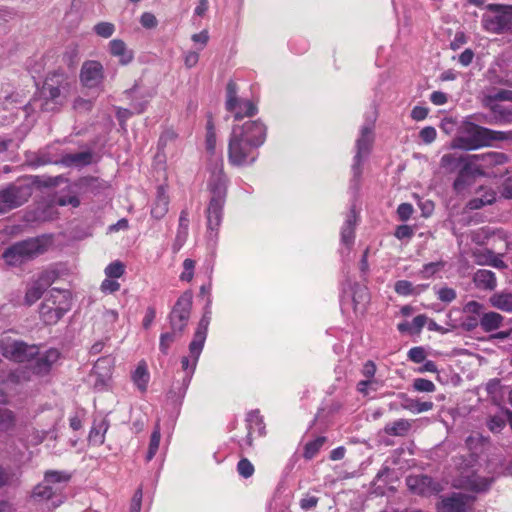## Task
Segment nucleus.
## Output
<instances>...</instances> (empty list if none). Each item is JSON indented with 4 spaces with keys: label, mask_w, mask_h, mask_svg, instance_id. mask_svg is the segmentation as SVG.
I'll return each mask as SVG.
<instances>
[{
    "label": "nucleus",
    "mask_w": 512,
    "mask_h": 512,
    "mask_svg": "<svg viewBox=\"0 0 512 512\" xmlns=\"http://www.w3.org/2000/svg\"><path fill=\"white\" fill-rule=\"evenodd\" d=\"M266 126L259 120L234 125L228 142V161L233 166L250 165L257 159V149L266 139Z\"/></svg>",
    "instance_id": "nucleus-1"
},
{
    "label": "nucleus",
    "mask_w": 512,
    "mask_h": 512,
    "mask_svg": "<svg viewBox=\"0 0 512 512\" xmlns=\"http://www.w3.org/2000/svg\"><path fill=\"white\" fill-rule=\"evenodd\" d=\"M209 177L207 180V188L210 192V201L206 210L207 227L210 236L217 231L223 217V207L227 194V178L223 172L222 159H216L208 167Z\"/></svg>",
    "instance_id": "nucleus-2"
},
{
    "label": "nucleus",
    "mask_w": 512,
    "mask_h": 512,
    "mask_svg": "<svg viewBox=\"0 0 512 512\" xmlns=\"http://www.w3.org/2000/svg\"><path fill=\"white\" fill-rule=\"evenodd\" d=\"M71 80L62 72L49 73L40 90L41 109L54 111L63 106L70 93Z\"/></svg>",
    "instance_id": "nucleus-3"
},
{
    "label": "nucleus",
    "mask_w": 512,
    "mask_h": 512,
    "mask_svg": "<svg viewBox=\"0 0 512 512\" xmlns=\"http://www.w3.org/2000/svg\"><path fill=\"white\" fill-rule=\"evenodd\" d=\"M50 245L49 236L28 238L6 248L2 258L8 266L17 267L43 254Z\"/></svg>",
    "instance_id": "nucleus-4"
},
{
    "label": "nucleus",
    "mask_w": 512,
    "mask_h": 512,
    "mask_svg": "<svg viewBox=\"0 0 512 512\" xmlns=\"http://www.w3.org/2000/svg\"><path fill=\"white\" fill-rule=\"evenodd\" d=\"M211 311L208 307L205 310L202 318L198 323V327L195 331L193 340L189 344V356H184L181 359V366L183 371L185 372V376L183 378V385L185 388L188 387L194 371L196 369L200 354L203 350L204 343L207 337L208 326L211 320Z\"/></svg>",
    "instance_id": "nucleus-5"
},
{
    "label": "nucleus",
    "mask_w": 512,
    "mask_h": 512,
    "mask_svg": "<svg viewBox=\"0 0 512 512\" xmlns=\"http://www.w3.org/2000/svg\"><path fill=\"white\" fill-rule=\"evenodd\" d=\"M71 309V293L68 290L51 289L40 305V318L48 325L56 324Z\"/></svg>",
    "instance_id": "nucleus-6"
},
{
    "label": "nucleus",
    "mask_w": 512,
    "mask_h": 512,
    "mask_svg": "<svg viewBox=\"0 0 512 512\" xmlns=\"http://www.w3.org/2000/svg\"><path fill=\"white\" fill-rule=\"evenodd\" d=\"M469 139H459V146L465 149H476L483 146H490L493 142L508 141L512 139V131H495L479 126L471 121H464Z\"/></svg>",
    "instance_id": "nucleus-7"
},
{
    "label": "nucleus",
    "mask_w": 512,
    "mask_h": 512,
    "mask_svg": "<svg viewBox=\"0 0 512 512\" xmlns=\"http://www.w3.org/2000/svg\"><path fill=\"white\" fill-rule=\"evenodd\" d=\"M69 476L59 471H47L41 483L35 486L32 497L38 501H52L53 507H58L63 501V485Z\"/></svg>",
    "instance_id": "nucleus-8"
},
{
    "label": "nucleus",
    "mask_w": 512,
    "mask_h": 512,
    "mask_svg": "<svg viewBox=\"0 0 512 512\" xmlns=\"http://www.w3.org/2000/svg\"><path fill=\"white\" fill-rule=\"evenodd\" d=\"M480 170L479 175L482 177H498L502 176L506 169L503 167L508 158L501 152H488L483 154L468 155Z\"/></svg>",
    "instance_id": "nucleus-9"
},
{
    "label": "nucleus",
    "mask_w": 512,
    "mask_h": 512,
    "mask_svg": "<svg viewBox=\"0 0 512 512\" xmlns=\"http://www.w3.org/2000/svg\"><path fill=\"white\" fill-rule=\"evenodd\" d=\"M225 108L228 112L233 113L235 120L252 117L258 112L254 102L237 96V84L233 81H229L226 87Z\"/></svg>",
    "instance_id": "nucleus-10"
},
{
    "label": "nucleus",
    "mask_w": 512,
    "mask_h": 512,
    "mask_svg": "<svg viewBox=\"0 0 512 512\" xmlns=\"http://www.w3.org/2000/svg\"><path fill=\"white\" fill-rule=\"evenodd\" d=\"M191 307L192 293L186 291L178 298L169 316L171 331L176 333L178 336L183 334V331L188 324Z\"/></svg>",
    "instance_id": "nucleus-11"
},
{
    "label": "nucleus",
    "mask_w": 512,
    "mask_h": 512,
    "mask_svg": "<svg viewBox=\"0 0 512 512\" xmlns=\"http://www.w3.org/2000/svg\"><path fill=\"white\" fill-rule=\"evenodd\" d=\"M0 350L4 357L16 362L30 361L37 353V346L27 345L23 341L3 337L0 340Z\"/></svg>",
    "instance_id": "nucleus-12"
},
{
    "label": "nucleus",
    "mask_w": 512,
    "mask_h": 512,
    "mask_svg": "<svg viewBox=\"0 0 512 512\" xmlns=\"http://www.w3.org/2000/svg\"><path fill=\"white\" fill-rule=\"evenodd\" d=\"M490 9H495L498 13L484 16L482 20L483 28L496 34L512 32V6L491 5Z\"/></svg>",
    "instance_id": "nucleus-13"
},
{
    "label": "nucleus",
    "mask_w": 512,
    "mask_h": 512,
    "mask_svg": "<svg viewBox=\"0 0 512 512\" xmlns=\"http://www.w3.org/2000/svg\"><path fill=\"white\" fill-rule=\"evenodd\" d=\"M374 140L372 124L364 125L360 130V136L356 140V155L352 165L354 179H359L362 174V163L369 155Z\"/></svg>",
    "instance_id": "nucleus-14"
},
{
    "label": "nucleus",
    "mask_w": 512,
    "mask_h": 512,
    "mask_svg": "<svg viewBox=\"0 0 512 512\" xmlns=\"http://www.w3.org/2000/svg\"><path fill=\"white\" fill-rule=\"evenodd\" d=\"M104 67L96 60H88L82 64L80 81L84 87L98 88L104 81Z\"/></svg>",
    "instance_id": "nucleus-15"
},
{
    "label": "nucleus",
    "mask_w": 512,
    "mask_h": 512,
    "mask_svg": "<svg viewBox=\"0 0 512 512\" xmlns=\"http://www.w3.org/2000/svg\"><path fill=\"white\" fill-rule=\"evenodd\" d=\"M55 279L54 272H43L37 279L27 285L24 303L28 306L33 305L43 295L44 291L53 283Z\"/></svg>",
    "instance_id": "nucleus-16"
},
{
    "label": "nucleus",
    "mask_w": 512,
    "mask_h": 512,
    "mask_svg": "<svg viewBox=\"0 0 512 512\" xmlns=\"http://www.w3.org/2000/svg\"><path fill=\"white\" fill-rule=\"evenodd\" d=\"M475 497L464 493H452L442 498L439 512H467L471 510Z\"/></svg>",
    "instance_id": "nucleus-17"
},
{
    "label": "nucleus",
    "mask_w": 512,
    "mask_h": 512,
    "mask_svg": "<svg viewBox=\"0 0 512 512\" xmlns=\"http://www.w3.org/2000/svg\"><path fill=\"white\" fill-rule=\"evenodd\" d=\"M60 352L51 348L44 352H40L37 347V353L33 356L30 361H27L32 369L33 373L37 375L47 374L52 366L59 360Z\"/></svg>",
    "instance_id": "nucleus-18"
},
{
    "label": "nucleus",
    "mask_w": 512,
    "mask_h": 512,
    "mask_svg": "<svg viewBox=\"0 0 512 512\" xmlns=\"http://www.w3.org/2000/svg\"><path fill=\"white\" fill-rule=\"evenodd\" d=\"M479 173L480 170L476 168L475 163L467 156L465 163L461 166L457 178L453 183L454 190L457 193H462L465 189L474 184L475 178L480 176Z\"/></svg>",
    "instance_id": "nucleus-19"
},
{
    "label": "nucleus",
    "mask_w": 512,
    "mask_h": 512,
    "mask_svg": "<svg viewBox=\"0 0 512 512\" xmlns=\"http://www.w3.org/2000/svg\"><path fill=\"white\" fill-rule=\"evenodd\" d=\"M115 359L112 356L99 358L93 367V375L96 377L95 386L104 387L112 376Z\"/></svg>",
    "instance_id": "nucleus-20"
},
{
    "label": "nucleus",
    "mask_w": 512,
    "mask_h": 512,
    "mask_svg": "<svg viewBox=\"0 0 512 512\" xmlns=\"http://www.w3.org/2000/svg\"><path fill=\"white\" fill-rule=\"evenodd\" d=\"M406 484L410 491L419 495H430L438 491V485L426 475H410Z\"/></svg>",
    "instance_id": "nucleus-21"
},
{
    "label": "nucleus",
    "mask_w": 512,
    "mask_h": 512,
    "mask_svg": "<svg viewBox=\"0 0 512 512\" xmlns=\"http://www.w3.org/2000/svg\"><path fill=\"white\" fill-rule=\"evenodd\" d=\"M490 485L491 481L489 479L469 471L454 483V486L456 487L474 492H484L490 487Z\"/></svg>",
    "instance_id": "nucleus-22"
},
{
    "label": "nucleus",
    "mask_w": 512,
    "mask_h": 512,
    "mask_svg": "<svg viewBox=\"0 0 512 512\" xmlns=\"http://www.w3.org/2000/svg\"><path fill=\"white\" fill-rule=\"evenodd\" d=\"M109 53L118 58V61L121 65L129 64L133 58V51L128 49L125 42L121 39H113L108 44Z\"/></svg>",
    "instance_id": "nucleus-23"
},
{
    "label": "nucleus",
    "mask_w": 512,
    "mask_h": 512,
    "mask_svg": "<svg viewBox=\"0 0 512 512\" xmlns=\"http://www.w3.org/2000/svg\"><path fill=\"white\" fill-rule=\"evenodd\" d=\"M14 208L23 205L32 194V187L28 184H12L5 188Z\"/></svg>",
    "instance_id": "nucleus-24"
},
{
    "label": "nucleus",
    "mask_w": 512,
    "mask_h": 512,
    "mask_svg": "<svg viewBox=\"0 0 512 512\" xmlns=\"http://www.w3.org/2000/svg\"><path fill=\"white\" fill-rule=\"evenodd\" d=\"M109 421L105 418L95 419L89 432L88 441L93 446H100L105 441Z\"/></svg>",
    "instance_id": "nucleus-25"
},
{
    "label": "nucleus",
    "mask_w": 512,
    "mask_h": 512,
    "mask_svg": "<svg viewBox=\"0 0 512 512\" xmlns=\"http://www.w3.org/2000/svg\"><path fill=\"white\" fill-rule=\"evenodd\" d=\"M357 223L356 211L352 208L346 216L345 222L341 228V242L348 247L354 243V230Z\"/></svg>",
    "instance_id": "nucleus-26"
},
{
    "label": "nucleus",
    "mask_w": 512,
    "mask_h": 512,
    "mask_svg": "<svg viewBox=\"0 0 512 512\" xmlns=\"http://www.w3.org/2000/svg\"><path fill=\"white\" fill-rule=\"evenodd\" d=\"M92 161V153L89 151H83L78 153L66 154L61 157L60 160L55 163L62 164L66 167H83L90 164Z\"/></svg>",
    "instance_id": "nucleus-27"
},
{
    "label": "nucleus",
    "mask_w": 512,
    "mask_h": 512,
    "mask_svg": "<svg viewBox=\"0 0 512 512\" xmlns=\"http://www.w3.org/2000/svg\"><path fill=\"white\" fill-rule=\"evenodd\" d=\"M504 319L498 312H483L479 318V325L484 332H493L503 326Z\"/></svg>",
    "instance_id": "nucleus-28"
},
{
    "label": "nucleus",
    "mask_w": 512,
    "mask_h": 512,
    "mask_svg": "<svg viewBox=\"0 0 512 512\" xmlns=\"http://www.w3.org/2000/svg\"><path fill=\"white\" fill-rule=\"evenodd\" d=\"M489 304L502 312L512 313V292L503 290L489 297Z\"/></svg>",
    "instance_id": "nucleus-29"
},
{
    "label": "nucleus",
    "mask_w": 512,
    "mask_h": 512,
    "mask_svg": "<svg viewBox=\"0 0 512 512\" xmlns=\"http://www.w3.org/2000/svg\"><path fill=\"white\" fill-rule=\"evenodd\" d=\"M169 197L165 189L160 186L157 189L156 200L151 209V215L155 219H162L168 212Z\"/></svg>",
    "instance_id": "nucleus-30"
},
{
    "label": "nucleus",
    "mask_w": 512,
    "mask_h": 512,
    "mask_svg": "<svg viewBox=\"0 0 512 512\" xmlns=\"http://www.w3.org/2000/svg\"><path fill=\"white\" fill-rule=\"evenodd\" d=\"M473 282L478 288L483 290H493L497 285L495 274L486 269H480L475 272Z\"/></svg>",
    "instance_id": "nucleus-31"
},
{
    "label": "nucleus",
    "mask_w": 512,
    "mask_h": 512,
    "mask_svg": "<svg viewBox=\"0 0 512 512\" xmlns=\"http://www.w3.org/2000/svg\"><path fill=\"white\" fill-rule=\"evenodd\" d=\"M402 402L401 407L405 410L410 411L413 414H419L422 412L429 411L433 408L434 404L431 401H419L407 397L405 394H401Z\"/></svg>",
    "instance_id": "nucleus-32"
},
{
    "label": "nucleus",
    "mask_w": 512,
    "mask_h": 512,
    "mask_svg": "<svg viewBox=\"0 0 512 512\" xmlns=\"http://www.w3.org/2000/svg\"><path fill=\"white\" fill-rule=\"evenodd\" d=\"M247 423L248 433L244 439V444H241V447H243L244 445H246L247 447L252 446V434L255 428L258 429L259 434H262V431L264 429L263 421L258 411H251L247 415Z\"/></svg>",
    "instance_id": "nucleus-33"
},
{
    "label": "nucleus",
    "mask_w": 512,
    "mask_h": 512,
    "mask_svg": "<svg viewBox=\"0 0 512 512\" xmlns=\"http://www.w3.org/2000/svg\"><path fill=\"white\" fill-rule=\"evenodd\" d=\"M131 379L141 392L146 391L150 375L144 361L138 363L136 369L132 372Z\"/></svg>",
    "instance_id": "nucleus-34"
},
{
    "label": "nucleus",
    "mask_w": 512,
    "mask_h": 512,
    "mask_svg": "<svg viewBox=\"0 0 512 512\" xmlns=\"http://www.w3.org/2000/svg\"><path fill=\"white\" fill-rule=\"evenodd\" d=\"M188 227H189V214L187 210H182L179 217V226L177 230V235L175 238L174 248L180 249L183 244L186 242L188 237Z\"/></svg>",
    "instance_id": "nucleus-35"
},
{
    "label": "nucleus",
    "mask_w": 512,
    "mask_h": 512,
    "mask_svg": "<svg viewBox=\"0 0 512 512\" xmlns=\"http://www.w3.org/2000/svg\"><path fill=\"white\" fill-rule=\"evenodd\" d=\"M494 115L496 124H506L512 123V108L500 105V104H491L486 103Z\"/></svg>",
    "instance_id": "nucleus-36"
},
{
    "label": "nucleus",
    "mask_w": 512,
    "mask_h": 512,
    "mask_svg": "<svg viewBox=\"0 0 512 512\" xmlns=\"http://www.w3.org/2000/svg\"><path fill=\"white\" fill-rule=\"evenodd\" d=\"M411 426V421L406 419H398L394 422L388 423L385 426L384 431L390 436L403 437L409 433Z\"/></svg>",
    "instance_id": "nucleus-37"
},
{
    "label": "nucleus",
    "mask_w": 512,
    "mask_h": 512,
    "mask_svg": "<svg viewBox=\"0 0 512 512\" xmlns=\"http://www.w3.org/2000/svg\"><path fill=\"white\" fill-rule=\"evenodd\" d=\"M467 156H457L456 154H444L441 157L440 164L441 167L453 171L457 168H461V166L465 163V159Z\"/></svg>",
    "instance_id": "nucleus-38"
},
{
    "label": "nucleus",
    "mask_w": 512,
    "mask_h": 512,
    "mask_svg": "<svg viewBox=\"0 0 512 512\" xmlns=\"http://www.w3.org/2000/svg\"><path fill=\"white\" fill-rule=\"evenodd\" d=\"M325 442L326 437L324 436H319L313 441L308 442L304 448V458L310 460L315 457Z\"/></svg>",
    "instance_id": "nucleus-39"
},
{
    "label": "nucleus",
    "mask_w": 512,
    "mask_h": 512,
    "mask_svg": "<svg viewBox=\"0 0 512 512\" xmlns=\"http://www.w3.org/2000/svg\"><path fill=\"white\" fill-rule=\"evenodd\" d=\"M477 261L479 264H487L499 269L506 267L504 261L489 250L479 255Z\"/></svg>",
    "instance_id": "nucleus-40"
},
{
    "label": "nucleus",
    "mask_w": 512,
    "mask_h": 512,
    "mask_svg": "<svg viewBox=\"0 0 512 512\" xmlns=\"http://www.w3.org/2000/svg\"><path fill=\"white\" fill-rule=\"evenodd\" d=\"M160 438H161L160 426L157 423L154 431L152 432L151 438H150L149 448H148V452L146 455V461H148V462L151 461L153 459V457L155 456V454L157 453L159 444H160Z\"/></svg>",
    "instance_id": "nucleus-41"
},
{
    "label": "nucleus",
    "mask_w": 512,
    "mask_h": 512,
    "mask_svg": "<svg viewBox=\"0 0 512 512\" xmlns=\"http://www.w3.org/2000/svg\"><path fill=\"white\" fill-rule=\"evenodd\" d=\"M507 418L502 412L500 415H493L487 419V427L493 433H499L506 426Z\"/></svg>",
    "instance_id": "nucleus-42"
},
{
    "label": "nucleus",
    "mask_w": 512,
    "mask_h": 512,
    "mask_svg": "<svg viewBox=\"0 0 512 512\" xmlns=\"http://www.w3.org/2000/svg\"><path fill=\"white\" fill-rule=\"evenodd\" d=\"M496 199V194L494 191H488V197L487 199H482V198H479V197H475L473 199H471L468 204H467V207L471 210H477V209H480L482 208L483 206L485 205H489V204H492Z\"/></svg>",
    "instance_id": "nucleus-43"
},
{
    "label": "nucleus",
    "mask_w": 512,
    "mask_h": 512,
    "mask_svg": "<svg viewBox=\"0 0 512 512\" xmlns=\"http://www.w3.org/2000/svg\"><path fill=\"white\" fill-rule=\"evenodd\" d=\"M104 272L106 277L118 279L124 274L125 266L120 261H114L105 268Z\"/></svg>",
    "instance_id": "nucleus-44"
},
{
    "label": "nucleus",
    "mask_w": 512,
    "mask_h": 512,
    "mask_svg": "<svg viewBox=\"0 0 512 512\" xmlns=\"http://www.w3.org/2000/svg\"><path fill=\"white\" fill-rule=\"evenodd\" d=\"M180 336H178L176 333L170 331V332H166V333H162L161 336H160V343H159V348H160V351L163 353V354H167L168 351H169V348L170 346L176 341L177 338H179Z\"/></svg>",
    "instance_id": "nucleus-45"
},
{
    "label": "nucleus",
    "mask_w": 512,
    "mask_h": 512,
    "mask_svg": "<svg viewBox=\"0 0 512 512\" xmlns=\"http://www.w3.org/2000/svg\"><path fill=\"white\" fill-rule=\"evenodd\" d=\"M15 424V416L12 411L7 408L0 407V427L8 430Z\"/></svg>",
    "instance_id": "nucleus-46"
},
{
    "label": "nucleus",
    "mask_w": 512,
    "mask_h": 512,
    "mask_svg": "<svg viewBox=\"0 0 512 512\" xmlns=\"http://www.w3.org/2000/svg\"><path fill=\"white\" fill-rule=\"evenodd\" d=\"M94 32L103 38L111 37L115 32V26L110 22H99L94 26Z\"/></svg>",
    "instance_id": "nucleus-47"
},
{
    "label": "nucleus",
    "mask_w": 512,
    "mask_h": 512,
    "mask_svg": "<svg viewBox=\"0 0 512 512\" xmlns=\"http://www.w3.org/2000/svg\"><path fill=\"white\" fill-rule=\"evenodd\" d=\"M118 320V312L115 310H104L101 315V322L105 325L106 330L109 331L114 328Z\"/></svg>",
    "instance_id": "nucleus-48"
},
{
    "label": "nucleus",
    "mask_w": 512,
    "mask_h": 512,
    "mask_svg": "<svg viewBox=\"0 0 512 512\" xmlns=\"http://www.w3.org/2000/svg\"><path fill=\"white\" fill-rule=\"evenodd\" d=\"M394 290L397 294L402 296H408L416 293L412 283L407 280L397 281L395 283Z\"/></svg>",
    "instance_id": "nucleus-49"
},
{
    "label": "nucleus",
    "mask_w": 512,
    "mask_h": 512,
    "mask_svg": "<svg viewBox=\"0 0 512 512\" xmlns=\"http://www.w3.org/2000/svg\"><path fill=\"white\" fill-rule=\"evenodd\" d=\"M237 471L242 477L249 478L254 473V466L247 458H243L237 464Z\"/></svg>",
    "instance_id": "nucleus-50"
},
{
    "label": "nucleus",
    "mask_w": 512,
    "mask_h": 512,
    "mask_svg": "<svg viewBox=\"0 0 512 512\" xmlns=\"http://www.w3.org/2000/svg\"><path fill=\"white\" fill-rule=\"evenodd\" d=\"M413 388L419 392H434L436 387L435 384L424 378H417L413 382Z\"/></svg>",
    "instance_id": "nucleus-51"
},
{
    "label": "nucleus",
    "mask_w": 512,
    "mask_h": 512,
    "mask_svg": "<svg viewBox=\"0 0 512 512\" xmlns=\"http://www.w3.org/2000/svg\"><path fill=\"white\" fill-rule=\"evenodd\" d=\"M493 101H510L512 102V90L501 89L494 94L487 96L486 103Z\"/></svg>",
    "instance_id": "nucleus-52"
},
{
    "label": "nucleus",
    "mask_w": 512,
    "mask_h": 512,
    "mask_svg": "<svg viewBox=\"0 0 512 512\" xmlns=\"http://www.w3.org/2000/svg\"><path fill=\"white\" fill-rule=\"evenodd\" d=\"M195 262L192 259H185L183 262V272L180 275L182 281H191L194 275Z\"/></svg>",
    "instance_id": "nucleus-53"
},
{
    "label": "nucleus",
    "mask_w": 512,
    "mask_h": 512,
    "mask_svg": "<svg viewBox=\"0 0 512 512\" xmlns=\"http://www.w3.org/2000/svg\"><path fill=\"white\" fill-rule=\"evenodd\" d=\"M437 296L442 302L450 303L456 299V291L449 287H443L437 291Z\"/></svg>",
    "instance_id": "nucleus-54"
},
{
    "label": "nucleus",
    "mask_w": 512,
    "mask_h": 512,
    "mask_svg": "<svg viewBox=\"0 0 512 512\" xmlns=\"http://www.w3.org/2000/svg\"><path fill=\"white\" fill-rule=\"evenodd\" d=\"M465 121L480 122L494 125L496 124L494 115L488 116L483 113H475L466 117Z\"/></svg>",
    "instance_id": "nucleus-55"
},
{
    "label": "nucleus",
    "mask_w": 512,
    "mask_h": 512,
    "mask_svg": "<svg viewBox=\"0 0 512 512\" xmlns=\"http://www.w3.org/2000/svg\"><path fill=\"white\" fill-rule=\"evenodd\" d=\"M419 136L424 143L430 144L436 139L437 132L434 127L427 126L420 131Z\"/></svg>",
    "instance_id": "nucleus-56"
},
{
    "label": "nucleus",
    "mask_w": 512,
    "mask_h": 512,
    "mask_svg": "<svg viewBox=\"0 0 512 512\" xmlns=\"http://www.w3.org/2000/svg\"><path fill=\"white\" fill-rule=\"evenodd\" d=\"M100 289L104 293H114L120 289V284L115 279L106 277L102 281Z\"/></svg>",
    "instance_id": "nucleus-57"
},
{
    "label": "nucleus",
    "mask_w": 512,
    "mask_h": 512,
    "mask_svg": "<svg viewBox=\"0 0 512 512\" xmlns=\"http://www.w3.org/2000/svg\"><path fill=\"white\" fill-rule=\"evenodd\" d=\"M93 106V102L90 99H84L82 97H77L73 102V108L79 112H87L90 111Z\"/></svg>",
    "instance_id": "nucleus-58"
},
{
    "label": "nucleus",
    "mask_w": 512,
    "mask_h": 512,
    "mask_svg": "<svg viewBox=\"0 0 512 512\" xmlns=\"http://www.w3.org/2000/svg\"><path fill=\"white\" fill-rule=\"evenodd\" d=\"M14 209L13 203L7 194L6 189L0 191V213H5Z\"/></svg>",
    "instance_id": "nucleus-59"
},
{
    "label": "nucleus",
    "mask_w": 512,
    "mask_h": 512,
    "mask_svg": "<svg viewBox=\"0 0 512 512\" xmlns=\"http://www.w3.org/2000/svg\"><path fill=\"white\" fill-rule=\"evenodd\" d=\"M408 358L415 362V363H421L426 358V353L424 348L422 347H413L408 352Z\"/></svg>",
    "instance_id": "nucleus-60"
},
{
    "label": "nucleus",
    "mask_w": 512,
    "mask_h": 512,
    "mask_svg": "<svg viewBox=\"0 0 512 512\" xmlns=\"http://www.w3.org/2000/svg\"><path fill=\"white\" fill-rule=\"evenodd\" d=\"M413 213V206L409 203H402L398 206L397 214L399 219L402 221H407Z\"/></svg>",
    "instance_id": "nucleus-61"
},
{
    "label": "nucleus",
    "mask_w": 512,
    "mask_h": 512,
    "mask_svg": "<svg viewBox=\"0 0 512 512\" xmlns=\"http://www.w3.org/2000/svg\"><path fill=\"white\" fill-rule=\"evenodd\" d=\"M142 497L143 492L142 488H138L132 498L131 505H130V512H140L141 505H142Z\"/></svg>",
    "instance_id": "nucleus-62"
},
{
    "label": "nucleus",
    "mask_w": 512,
    "mask_h": 512,
    "mask_svg": "<svg viewBox=\"0 0 512 512\" xmlns=\"http://www.w3.org/2000/svg\"><path fill=\"white\" fill-rule=\"evenodd\" d=\"M443 265L444 264L442 262H431V263L425 264L423 266L421 273H422L423 277L428 278V277L432 276L434 273H436L440 268H442Z\"/></svg>",
    "instance_id": "nucleus-63"
},
{
    "label": "nucleus",
    "mask_w": 512,
    "mask_h": 512,
    "mask_svg": "<svg viewBox=\"0 0 512 512\" xmlns=\"http://www.w3.org/2000/svg\"><path fill=\"white\" fill-rule=\"evenodd\" d=\"M140 23L143 27L151 29L156 27L157 19L152 13L145 12L140 17Z\"/></svg>",
    "instance_id": "nucleus-64"
}]
</instances>
